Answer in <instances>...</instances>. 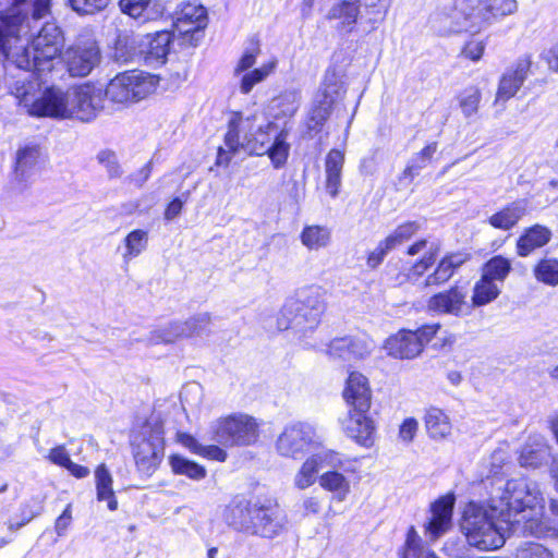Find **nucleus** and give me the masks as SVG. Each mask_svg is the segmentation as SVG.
I'll list each match as a JSON object with an SVG mask.
<instances>
[{
  "label": "nucleus",
  "mask_w": 558,
  "mask_h": 558,
  "mask_svg": "<svg viewBox=\"0 0 558 558\" xmlns=\"http://www.w3.org/2000/svg\"><path fill=\"white\" fill-rule=\"evenodd\" d=\"M33 75L17 80L10 86V94L24 113L36 118L94 120L105 108L104 89L85 83L63 92L58 87L41 88Z\"/></svg>",
  "instance_id": "nucleus-1"
},
{
  "label": "nucleus",
  "mask_w": 558,
  "mask_h": 558,
  "mask_svg": "<svg viewBox=\"0 0 558 558\" xmlns=\"http://www.w3.org/2000/svg\"><path fill=\"white\" fill-rule=\"evenodd\" d=\"M29 20L20 14H0V52L8 62L23 72L9 84V87L17 80L33 75L31 80L39 82L36 72L51 71L53 60L60 56L63 46V37L59 27L53 23H46L31 47H26L21 33H27Z\"/></svg>",
  "instance_id": "nucleus-2"
},
{
  "label": "nucleus",
  "mask_w": 558,
  "mask_h": 558,
  "mask_svg": "<svg viewBox=\"0 0 558 558\" xmlns=\"http://www.w3.org/2000/svg\"><path fill=\"white\" fill-rule=\"evenodd\" d=\"M276 124L267 121L263 114H235L230 120L225 135V146L218 150L217 166H228L232 155L244 151L248 155L263 156L274 137Z\"/></svg>",
  "instance_id": "nucleus-3"
},
{
  "label": "nucleus",
  "mask_w": 558,
  "mask_h": 558,
  "mask_svg": "<svg viewBox=\"0 0 558 558\" xmlns=\"http://www.w3.org/2000/svg\"><path fill=\"white\" fill-rule=\"evenodd\" d=\"M492 510L498 512V519L517 531L523 522V531L534 533L537 494L525 478L510 480L500 494L492 499Z\"/></svg>",
  "instance_id": "nucleus-4"
},
{
  "label": "nucleus",
  "mask_w": 558,
  "mask_h": 558,
  "mask_svg": "<svg viewBox=\"0 0 558 558\" xmlns=\"http://www.w3.org/2000/svg\"><path fill=\"white\" fill-rule=\"evenodd\" d=\"M324 291L320 287H306L299 290L295 296L289 299L280 311L278 328L293 329L296 333L305 335L313 331L319 324L325 311Z\"/></svg>",
  "instance_id": "nucleus-5"
},
{
  "label": "nucleus",
  "mask_w": 558,
  "mask_h": 558,
  "mask_svg": "<svg viewBox=\"0 0 558 558\" xmlns=\"http://www.w3.org/2000/svg\"><path fill=\"white\" fill-rule=\"evenodd\" d=\"M498 512L490 513L474 502H470L463 512L461 530L468 543L481 550H493L505 544L504 529L494 521Z\"/></svg>",
  "instance_id": "nucleus-6"
},
{
  "label": "nucleus",
  "mask_w": 558,
  "mask_h": 558,
  "mask_svg": "<svg viewBox=\"0 0 558 558\" xmlns=\"http://www.w3.org/2000/svg\"><path fill=\"white\" fill-rule=\"evenodd\" d=\"M485 13L480 11L478 0H454L432 16V27L441 35L469 32L478 33L486 27Z\"/></svg>",
  "instance_id": "nucleus-7"
},
{
  "label": "nucleus",
  "mask_w": 558,
  "mask_h": 558,
  "mask_svg": "<svg viewBox=\"0 0 558 558\" xmlns=\"http://www.w3.org/2000/svg\"><path fill=\"white\" fill-rule=\"evenodd\" d=\"M171 35L168 32H158L146 35L145 38L119 37L116 47V57L123 62L144 59L150 65L162 64L169 52Z\"/></svg>",
  "instance_id": "nucleus-8"
},
{
  "label": "nucleus",
  "mask_w": 558,
  "mask_h": 558,
  "mask_svg": "<svg viewBox=\"0 0 558 558\" xmlns=\"http://www.w3.org/2000/svg\"><path fill=\"white\" fill-rule=\"evenodd\" d=\"M157 87L155 76L143 72H124L114 76L104 90V98L113 104L129 105L153 94Z\"/></svg>",
  "instance_id": "nucleus-9"
},
{
  "label": "nucleus",
  "mask_w": 558,
  "mask_h": 558,
  "mask_svg": "<svg viewBox=\"0 0 558 558\" xmlns=\"http://www.w3.org/2000/svg\"><path fill=\"white\" fill-rule=\"evenodd\" d=\"M323 459L330 470L319 476L320 487L331 493L332 499L344 501L351 492L349 474L356 472L355 463L333 451H325Z\"/></svg>",
  "instance_id": "nucleus-10"
},
{
  "label": "nucleus",
  "mask_w": 558,
  "mask_h": 558,
  "mask_svg": "<svg viewBox=\"0 0 558 558\" xmlns=\"http://www.w3.org/2000/svg\"><path fill=\"white\" fill-rule=\"evenodd\" d=\"M214 432L216 441L223 446H246L257 440L258 424L248 415H232L219 420Z\"/></svg>",
  "instance_id": "nucleus-11"
},
{
  "label": "nucleus",
  "mask_w": 558,
  "mask_h": 558,
  "mask_svg": "<svg viewBox=\"0 0 558 558\" xmlns=\"http://www.w3.org/2000/svg\"><path fill=\"white\" fill-rule=\"evenodd\" d=\"M343 93V85L335 73L326 74L323 87L317 94L306 119V129L310 133L317 134L323 130L329 119L332 106Z\"/></svg>",
  "instance_id": "nucleus-12"
},
{
  "label": "nucleus",
  "mask_w": 558,
  "mask_h": 558,
  "mask_svg": "<svg viewBox=\"0 0 558 558\" xmlns=\"http://www.w3.org/2000/svg\"><path fill=\"white\" fill-rule=\"evenodd\" d=\"M322 444L315 428L305 423L287 425L276 441V449L282 457L298 458Z\"/></svg>",
  "instance_id": "nucleus-13"
},
{
  "label": "nucleus",
  "mask_w": 558,
  "mask_h": 558,
  "mask_svg": "<svg viewBox=\"0 0 558 558\" xmlns=\"http://www.w3.org/2000/svg\"><path fill=\"white\" fill-rule=\"evenodd\" d=\"M101 60L99 46L94 39L78 40L65 49L62 61L72 77H85Z\"/></svg>",
  "instance_id": "nucleus-14"
},
{
  "label": "nucleus",
  "mask_w": 558,
  "mask_h": 558,
  "mask_svg": "<svg viewBox=\"0 0 558 558\" xmlns=\"http://www.w3.org/2000/svg\"><path fill=\"white\" fill-rule=\"evenodd\" d=\"M466 290L458 284L432 295L427 301V310L440 314L461 317L468 313Z\"/></svg>",
  "instance_id": "nucleus-15"
},
{
  "label": "nucleus",
  "mask_w": 558,
  "mask_h": 558,
  "mask_svg": "<svg viewBox=\"0 0 558 558\" xmlns=\"http://www.w3.org/2000/svg\"><path fill=\"white\" fill-rule=\"evenodd\" d=\"M342 427L348 437L356 444L369 448L374 444L376 426L368 412L349 411L342 421Z\"/></svg>",
  "instance_id": "nucleus-16"
},
{
  "label": "nucleus",
  "mask_w": 558,
  "mask_h": 558,
  "mask_svg": "<svg viewBox=\"0 0 558 558\" xmlns=\"http://www.w3.org/2000/svg\"><path fill=\"white\" fill-rule=\"evenodd\" d=\"M343 398L349 405V411L368 412L372 405V389L368 379L361 373H350Z\"/></svg>",
  "instance_id": "nucleus-17"
},
{
  "label": "nucleus",
  "mask_w": 558,
  "mask_h": 558,
  "mask_svg": "<svg viewBox=\"0 0 558 558\" xmlns=\"http://www.w3.org/2000/svg\"><path fill=\"white\" fill-rule=\"evenodd\" d=\"M257 504L240 501L230 506L228 511V522L240 531L252 534H270L274 530L271 526L254 525V517L262 515Z\"/></svg>",
  "instance_id": "nucleus-18"
},
{
  "label": "nucleus",
  "mask_w": 558,
  "mask_h": 558,
  "mask_svg": "<svg viewBox=\"0 0 558 558\" xmlns=\"http://www.w3.org/2000/svg\"><path fill=\"white\" fill-rule=\"evenodd\" d=\"M440 246L438 243L428 242L426 239H421L411 244L407 254L409 256H415L423 253V256L416 260L409 268L405 274V279L410 282H416L424 274L435 264L437 256L439 255Z\"/></svg>",
  "instance_id": "nucleus-19"
},
{
  "label": "nucleus",
  "mask_w": 558,
  "mask_h": 558,
  "mask_svg": "<svg viewBox=\"0 0 558 558\" xmlns=\"http://www.w3.org/2000/svg\"><path fill=\"white\" fill-rule=\"evenodd\" d=\"M207 25L206 9L195 2L182 3L175 11L173 27L180 35L195 34Z\"/></svg>",
  "instance_id": "nucleus-20"
},
{
  "label": "nucleus",
  "mask_w": 558,
  "mask_h": 558,
  "mask_svg": "<svg viewBox=\"0 0 558 558\" xmlns=\"http://www.w3.org/2000/svg\"><path fill=\"white\" fill-rule=\"evenodd\" d=\"M454 498L451 495L439 498L432 505L430 518L425 525L426 535L435 541L452 526Z\"/></svg>",
  "instance_id": "nucleus-21"
},
{
  "label": "nucleus",
  "mask_w": 558,
  "mask_h": 558,
  "mask_svg": "<svg viewBox=\"0 0 558 558\" xmlns=\"http://www.w3.org/2000/svg\"><path fill=\"white\" fill-rule=\"evenodd\" d=\"M163 457V444L159 436L143 438L135 445L134 460L140 472L150 475Z\"/></svg>",
  "instance_id": "nucleus-22"
},
{
  "label": "nucleus",
  "mask_w": 558,
  "mask_h": 558,
  "mask_svg": "<svg viewBox=\"0 0 558 558\" xmlns=\"http://www.w3.org/2000/svg\"><path fill=\"white\" fill-rule=\"evenodd\" d=\"M530 68L531 60L524 57L502 74L496 93V102L507 101L518 93L529 75Z\"/></svg>",
  "instance_id": "nucleus-23"
},
{
  "label": "nucleus",
  "mask_w": 558,
  "mask_h": 558,
  "mask_svg": "<svg viewBox=\"0 0 558 558\" xmlns=\"http://www.w3.org/2000/svg\"><path fill=\"white\" fill-rule=\"evenodd\" d=\"M387 353L396 359H414L422 351V344L413 330H400L390 336L385 342Z\"/></svg>",
  "instance_id": "nucleus-24"
},
{
  "label": "nucleus",
  "mask_w": 558,
  "mask_h": 558,
  "mask_svg": "<svg viewBox=\"0 0 558 558\" xmlns=\"http://www.w3.org/2000/svg\"><path fill=\"white\" fill-rule=\"evenodd\" d=\"M466 257L461 253H450L444 256L437 264L435 270L427 275L423 287H438L448 282L454 272L465 263Z\"/></svg>",
  "instance_id": "nucleus-25"
},
{
  "label": "nucleus",
  "mask_w": 558,
  "mask_h": 558,
  "mask_svg": "<svg viewBox=\"0 0 558 558\" xmlns=\"http://www.w3.org/2000/svg\"><path fill=\"white\" fill-rule=\"evenodd\" d=\"M549 447L542 436L530 437L523 446L519 461L522 466L537 468L547 461Z\"/></svg>",
  "instance_id": "nucleus-26"
},
{
  "label": "nucleus",
  "mask_w": 558,
  "mask_h": 558,
  "mask_svg": "<svg viewBox=\"0 0 558 558\" xmlns=\"http://www.w3.org/2000/svg\"><path fill=\"white\" fill-rule=\"evenodd\" d=\"M551 232L546 227L535 225L525 230V232L518 239L517 253L525 257L534 250L544 246L550 240Z\"/></svg>",
  "instance_id": "nucleus-27"
},
{
  "label": "nucleus",
  "mask_w": 558,
  "mask_h": 558,
  "mask_svg": "<svg viewBox=\"0 0 558 558\" xmlns=\"http://www.w3.org/2000/svg\"><path fill=\"white\" fill-rule=\"evenodd\" d=\"M526 214V204L524 201H517L501 208L488 218L492 227L504 231L513 228Z\"/></svg>",
  "instance_id": "nucleus-28"
},
{
  "label": "nucleus",
  "mask_w": 558,
  "mask_h": 558,
  "mask_svg": "<svg viewBox=\"0 0 558 558\" xmlns=\"http://www.w3.org/2000/svg\"><path fill=\"white\" fill-rule=\"evenodd\" d=\"M344 163V154L338 149H331L326 157V190L331 197H336L341 186V173Z\"/></svg>",
  "instance_id": "nucleus-29"
},
{
  "label": "nucleus",
  "mask_w": 558,
  "mask_h": 558,
  "mask_svg": "<svg viewBox=\"0 0 558 558\" xmlns=\"http://www.w3.org/2000/svg\"><path fill=\"white\" fill-rule=\"evenodd\" d=\"M424 423L428 436L434 440L446 439L451 434V421L449 416L438 408L427 410Z\"/></svg>",
  "instance_id": "nucleus-30"
},
{
  "label": "nucleus",
  "mask_w": 558,
  "mask_h": 558,
  "mask_svg": "<svg viewBox=\"0 0 558 558\" xmlns=\"http://www.w3.org/2000/svg\"><path fill=\"white\" fill-rule=\"evenodd\" d=\"M323 457L325 451L313 454L303 462L294 476V485L299 489H305L316 482L318 471L326 468Z\"/></svg>",
  "instance_id": "nucleus-31"
},
{
  "label": "nucleus",
  "mask_w": 558,
  "mask_h": 558,
  "mask_svg": "<svg viewBox=\"0 0 558 558\" xmlns=\"http://www.w3.org/2000/svg\"><path fill=\"white\" fill-rule=\"evenodd\" d=\"M258 510L263 513L262 515L254 517L253 524L254 525H263V526H271L274 530L270 534H258L263 537H274L280 533V531L286 525V515L279 509L278 506H260L258 505Z\"/></svg>",
  "instance_id": "nucleus-32"
},
{
  "label": "nucleus",
  "mask_w": 558,
  "mask_h": 558,
  "mask_svg": "<svg viewBox=\"0 0 558 558\" xmlns=\"http://www.w3.org/2000/svg\"><path fill=\"white\" fill-rule=\"evenodd\" d=\"M480 11L485 13L486 27L494 20L511 15L518 10L517 0H478Z\"/></svg>",
  "instance_id": "nucleus-33"
},
{
  "label": "nucleus",
  "mask_w": 558,
  "mask_h": 558,
  "mask_svg": "<svg viewBox=\"0 0 558 558\" xmlns=\"http://www.w3.org/2000/svg\"><path fill=\"white\" fill-rule=\"evenodd\" d=\"M97 499L107 500L108 508L114 511L118 508V501L112 489V476L105 464H100L95 471Z\"/></svg>",
  "instance_id": "nucleus-34"
},
{
  "label": "nucleus",
  "mask_w": 558,
  "mask_h": 558,
  "mask_svg": "<svg viewBox=\"0 0 558 558\" xmlns=\"http://www.w3.org/2000/svg\"><path fill=\"white\" fill-rule=\"evenodd\" d=\"M501 293V286L497 282H493L485 277L481 278L475 282L472 293V305L474 307H481L495 301Z\"/></svg>",
  "instance_id": "nucleus-35"
},
{
  "label": "nucleus",
  "mask_w": 558,
  "mask_h": 558,
  "mask_svg": "<svg viewBox=\"0 0 558 558\" xmlns=\"http://www.w3.org/2000/svg\"><path fill=\"white\" fill-rule=\"evenodd\" d=\"M301 96L298 90H284L271 100V109L276 118H291L300 107Z\"/></svg>",
  "instance_id": "nucleus-36"
},
{
  "label": "nucleus",
  "mask_w": 558,
  "mask_h": 558,
  "mask_svg": "<svg viewBox=\"0 0 558 558\" xmlns=\"http://www.w3.org/2000/svg\"><path fill=\"white\" fill-rule=\"evenodd\" d=\"M278 61L277 59H272L259 68L248 70L243 72L242 77L240 80V90L242 94H248L253 87L265 81L271 73L275 72L277 68Z\"/></svg>",
  "instance_id": "nucleus-37"
},
{
  "label": "nucleus",
  "mask_w": 558,
  "mask_h": 558,
  "mask_svg": "<svg viewBox=\"0 0 558 558\" xmlns=\"http://www.w3.org/2000/svg\"><path fill=\"white\" fill-rule=\"evenodd\" d=\"M169 463L174 474L184 475L194 481H201L207 475V470L203 465L179 454L171 456Z\"/></svg>",
  "instance_id": "nucleus-38"
},
{
  "label": "nucleus",
  "mask_w": 558,
  "mask_h": 558,
  "mask_svg": "<svg viewBox=\"0 0 558 558\" xmlns=\"http://www.w3.org/2000/svg\"><path fill=\"white\" fill-rule=\"evenodd\" d=\"M123 243L124 252L122 258L125 263H129L146 250L148 233L142 229L133 230L124 238Z\"/></svg>",
  "instance_id": "nucleus-39"
},
{
  "label": "nucleus",
  "mask_w": 558,
  "mask_h": 558,
  "mask_svg": "<svg viewBox=\"0 0 558 558\" xmlns=\"http://www.w3.org/2000/svg\"><path fill=\"white\" fill-rule=\"evenodd\" d=\"M510 271L511 262L508 258L498 255L485 263L482 269V276L501 286Z\"/></svg>",
  "instance_id": "nucleus-40"
},
{
  "label": "nucleus",
  "mask_w": 558,
  "mask_h": 558,
  "mask_svg": "<svg viewBox=\"0 0 558 558\" xmlns=\"http://www.w3.org/2000/svg\"><path fill=\"white\" fill-rule=\"evenodd\" d=\"M420 225L415 221H408L398 226L390 234H388L383 241L385 247L389 251H393L402 246L411 238H413L420 230Z\"/></svg>",
  "instance_id": "nucleus-41"
},
{
  "label": "nucleus",
  "mask_w": 558,
  "mask_h": 558,
  "mask_svg": "<svg viewBox=\"0 0 558 558\" xmlns=\"http://www.w3.org/2000/svg\"><path fill=\"white\" fill-rule=\"evenodd\" d=\"M330 241V232L322 226H307L301 233V242L308 250H319L327 246Z\"/></svg>",
  "instance_id": "nucleus-42"
},
{
  "label": "nucleus",
  "mask_w": 558,
  "mask_h": 558,
  "mask_svg": "<svg viewBox=\"0 0 558 558\" xmlns=\"http://www.w3.org/2000/svg\"><path fill=\"white\" fill-rule=\"evenodd\" d=\"M272 143L268 144V154L275 168L282 167L289 156L290 145L287 143V132L281 130L272 137Z\"/></svg>",
  "instance_id": "nucleus-43"
},
{
  "label": "nucleus",
  "mask_w": 558,
  "mask_h": 558,
  "mask_svg": "<svg viewBox=\"0 0 558 558\" xmlns=\"http://www.w3.org/2000/svg\"><path fill=\"white\" fill-rule=\"evenodd\" d=\"M359 12V2L356 0H344L333 5L329 10L327 17L329 20H341L343 25L351 26L356 22Z\"/></svg>",
  "instance_id": "nucleus-44"
},
{
  "label": "nucleus",
  "mask_w": 558,
  "mask_h": 558,
  "mask_svg": "<svg viewBox=\"0 0 558 558\" xmlns=\"http://www.w3.org/2000/svg\"><path fill=\"white\" fill-rule=\"evenodd\" d=\"M536 280L550 287L558 284V260L555 258H544L534 267Z\"/></svg>",
  "instance_id": "nucleus-45"
},
{
  "label": "nucleus",
  "mask_w": 558,
  "mask_h": 558,
  "mask_svg": "<svg viewBox=\"0 0 558 558\" xmlns=\"http://www.w3.org/2000/svg\"><path fill=\"white\" fill-rule=\"evenodd\" d=\"M481 98V90L475 86L466 87L461 92L459 95V107L465 118H472L477 113Z\"/></svg>",
  "instance_id": "nucleus-46"
},
{
  "label": "nucleus",
  "mask_w": 558,
  "mask_h": 558,
  "mask_svg": "<svg viewBox=\"0 0 558 558\" xmlns=\"http://www.w3.org/2000/svg\"><path fill=\"white\" fill-rule=\"evenodd\" d=\"M211 323V316L209 313L197 314L185 322H181L183 325V336H203L209 332V325Z\"/></svg>",
  "instance_id": "nucleus-47"
},
{
  "label": "nucleus",
  "mask_w": 558,
  "mask_h": 558,
  "mask_svg": "<svg viewBox=\"0 0 558 558\" xmlns=\"http://www.w3.org/2000/svg\"><path fill=\"white\" fill-rule=\"evenodd\" d=\"M39 158V149L36 146H26L16 153L15 171L24 177L31 170Z\"/></svg>",
  "instance_id": "nucleus-48"
},
{
  "label": "nucleus",
  "mask_w": 558,
  "mask_h": 558,
  "mask_svg": "<svg viewBox=\"0 0 558 558\" xmlns=\"http://www.w3.org/2000/svg\"><path fill=\"white\" fill-rule=\"evenodd\" d=\"M183 337V325H181V322H174L153 331L149 341L153 343H172Z\"/></svg>",
  "instance_id": "nucleus-49"
},
{
  "label": "nucleus",
  "mask_w": 558,
  "mask_h": 558,
  "mask_svg": "<svg viewBox=\"0 0 558 558\" xmlns=\"http://www.w3.org/2000/svg\"><path fill=\"white\" fill-rule=\"evenodd\" d=\"M347 339L352 362L365 359L374 349L373 341L366 336H347Z\"/></svg>",
  "instance_id": "nucleus-50"
},
{
  "label": "nucleus",
  "mask_w": 558,
  "mask_h": 558,
  "mask_svg": "<svg viewBox=\"0 0 558 558\" xmlns=\"http://www.w3.org/2000/svg\"><path fill=\"white\" fill-rule=\"evenodd\" d=\"M325 352L333 361L352 362L347 336L332 339Z\"/></svg>",
  "instance_id": "nucleus-51"
},
{
  "label": "nucleus",
  "mask_w": 558,
  "mask_h": 558,
  "mask_svg": "<svg viewBox=\"0 0 558 558\" xmlns=\"http://www.w3.org/2000/svg\"><path fill=\"white\" fill-rule=\"evenodd\" d=\"M71 8L78 14H95L104 10L110 0H68Z\"/></svg>",
  "instance_id": "nucleus-52"
},
{
  "label": "nucleus",
  "mask_w": 558,
  "mask_h": 558,
  "mask_svg": "<svg viewBox=\"0 0 558 558\" xmlns=\"http://www.w3.org/2000/svg\"><path fill=\"white\" fill-rule=\"evenodd\" d=\"M422 553L430 551L425 550L420 546V536L417 535L415 529L411 526L407 534V541L404 545V550L402 553V558H422Z\"/></svg>",
  "instance_id": "nucleus-53"
},
{
  "label": "nucleus",
  "mask_w": 558,
  "mask_h": 558,
  "mask_svg": "<svg viewBox=\"0 0 558 558\" xmlns=\"http://www.w3.org/2000/svg\"><path fill=\"white\" fill-rule=\"evenodd\" d=\"M97 159L106 168L110 178H120L122 175L123 171L113 151L102 150L98 154Z\"/></svg>",
  "instance_id": "nucleus-54"
},
{
  "label": "nucleus",
  "mask_w": 558,
  "mask_h": 558,
  "mask_svg": "<svg viewBox=\"0 0 558 558\" xmlns=\"http://www.w3.org/2000/svg\"><path fill=\"white\" fill-rule=\"evenodd\" d=\"M259 53L260 48L258 45H255L252 48L246 49L234 68V74L240 75L243 72L252 70V68L256 63V59Z\"/></svg>",
  "instance_id": "nucleus-55"
},
{
  "label": "nucleus",
  "mask_w": 558,
  "mask_h": 558,
  "mask_svg": "<svg viewBox=\"0 0 558 558\" xmlns=\"http://www.w3.org/2000/svg\"><path fill=\"white\" fill-rule=\"evenodd\" d=\"M150 0H120L119 4L123 13L133 19L143 16Z\"/></svg>",
  "instance_id": "nucleus-56"
},
{
  "label": "nucleus",
  "mask_w": 558,
  "mask_h": 558,
  "mask_svg": "<svg viewBox=\"0 0 558 558\" xmlns=\"http://www.w3.org/2000/svg\"><path fill=\"white\" fill-rule=\"evenodd\" d=\"M517 558H553V556L543 545L526 543L518 549Z\"/></svg>",
  "instance_id": "nucleus-57"
},
{
  "label": "nucleus",
  "mask_w": 558,
  "mask_h": 558,
  "mask_svg": "<svg viewBox=\"0 0 558 558\" xmlns=\"http://www.w3.org/2000/svg\"><path fill=\"white\" fill-rule=\"evenodd\" d=\"M418 423L415 418L409 417L403 421L399 428V438L404 442H411L417 432Z\"/></svg>",
  "instance_id": "nucleus-58"
},
{
  "label": "nucleus",
  "mask_w": 558,
  "mask_h": 558,
  "mask_svg": "<svg viewBox=\"0 0 558 558\" xmlns=\"http://www.w3.org/2000/svg\"><path fill=\"white\" fill-rule=\"evenodd\" d=\"M485 50V45L481 40H470L466 43L462 50V54L472 60V61H478L481 57L483 56V52Z\"/></svg>",
  "instance_id": "nucleus-59"
},
{
  "label": "nucleus",
  "mask_w": 558,
  "mask_h": 558,
  "mask_svg": "<svg viewBox=\"0 0 558 558\" xmlns=\"http://www.w3.org/2000/svg\"><path fill=\"white\" fill-rule=\"evenodd\" d=\"M439 329L440 324H432L422 326L421 328L413 331V333L417 336L418 341L422 344V350L424 349L425 344L428 343L435 337Z\"/></svg>",
  "instance_id": "nucleus-60"
},
{
  "label": "nucleus",
  "mask_w": 558,
  "mask_h": 558,
  "mask_svg": "<svg viewBox=\"0 0 558 558\" xmlns=\"http://www.w3.org/2000/svg\"><path fill=\"white\" fill-rule=\"evenodd\" d=\"M48 459L51 463L62 468L71 462L70 456L64 446H57L49 451Z\"/></svg>",
  "instance_id": "nucleus-61"
},
{
  "label": "nucleus",
  "mask_w": 558,
  "mask_h": 558,
  "mask_svg": "<svg viewBox=\"0 0 558 558\" xmlns=\"http://www.w3.org/2000/svg\"><path fill=\"white\" fill-rule=\"evenodd\" d=\"M509 460L508 451L504 448H498L493 451L490 456V466L494 474L499 473L502 465Z\"/></svg>",
  "instance_id": "nucleus-62"
},
{
  "label": "nucleus",
  "mask_w": 558,
  "mask_h": 558,
  "mask_svg": "<svg viewBox=\"0 0 558 558\" xmlns=\"http://www.w3.org/2000/svg\"><path fill=\"white\" fill-rule=\"evenodd\" d=\"M389 252L390 251L385 247L383 241H380L374 251L369 253L367 257V266L371 268H376Z\"/></svg>",
  "instance_id": "nucleus-63"
},
{
  "label": "nucleus",
  "mask_w": 558,
  "mask_h": 558,
  "mask_svg": "<svg viewBox=\"0 0 558 558\" xmlns=\"http://www.w3.org/2000/svg\"><path fill=\"white\" fill-rule=\"evenodd\" d=\"M198 454L204 457V458H207V459H210V460L220 461V462H222V461H225L227 459L226 451L222 450L221 448H219L218 446H215V445H210V446H203L202 445Z\"/></svg>",
  "instance_id": "nucleus-64"
}]
</instances>
